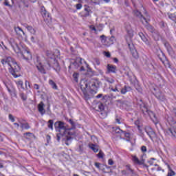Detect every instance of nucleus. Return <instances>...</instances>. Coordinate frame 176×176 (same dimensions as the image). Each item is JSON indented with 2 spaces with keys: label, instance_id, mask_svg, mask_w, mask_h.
I'll use <instances>...</instances> for the list:
<instances>
[{
  "label": "nucleus",
  "instance_id": "1",
  "mask_svg": "<svg viewBox=\"0 0 176 176\" xmlns=\"http://www.w3.org/2000/svg\"><path fill=\"white\" fill-rule=\"evenodd\" d=\"M1 63L3 65L8 64L10 67L9 69L12 75H13L14 78H18L19 76L16 75V72H19V71H20V66H19L17 62H16L13 58L8 56L4 59H2Z\"/></svg>",
  "mask_w": 176,
  "mask_h": 176
},
{
  "label": "nucleus",
  "instance_id": "2",
  "mask_svg": "<svg viewBox=\"0 0 176 176\" xmlns=\"http://www.w3.org/2000/svg\"><path fill=\"white\" fill-rule=\"evenodd\" d=\"M100 85H101V82H100L98 80L96 79H92L91 80H82L80 82V87L82 90H90L92 91V92L97 93V89L100 87Z\"/></svg>",
  "mask_w": 176,
  "mask_h": 176
},
{
  "label": "nucleus",
  "instance_id": "3",
  "mask_svg": "<svg viewBox=\"0 0 176 176\" xmlns=\"http://www.w3.org/2000/svg\"><path fill=\"white\" fill-rule=\"evenodd\" d=\"M55 130L57 133L60 134H68L69 135H74V133L71 132V129L67 128V124L62 121H56L54 123Z\"/></svg>",
  "mask_w": 176,
  "mask_h": 176
},
{
  "label": "nucleus",
  "instance_id": "4",
  "mask_svg": "<svg viewBox=\"0 0 176 176\" xmlns=\"http://www.w3.org/2000/svg\"><path fill=\"white\" fill-rule=\"evenodd\" d=\"M36 67L41 74H46V71H49L52 66L48 60H45L43 63L37 65Z\"/></svg>",
  "mask_w": 176,
  "mask_h": 176
},
{
  "label": "nucleus",
  "instance_id": "5",
  "mask_svg": "<svg viewBox=\"0 0 176 176\" xmlns=\"http://www.w3.org/2000/svg\"><path fill=\"white\" fill-rule=\"evenodd\" d=\"M72 135L68 134H61V133H57L56 138L57 141H60L61 140V137L63 138V141L67 146L71 144V142H72V137H71Z\"/></svg>",
  "mask_w": 176,
  "mask_h": 176
},
{
  "label": "nucleus",
  "instance_id": "6",
  "mask_svg": "<svg viewBox=\"0 0 176 176\" xmlns=\"http://www.w3.org/2000/svg\"><path fill=\"white\" fill-rule=\"evenodd\" d=\"M41 16H43L44 21L47 24H52V16H50V14L46 11V9L44 7L41 8Z\"/></svg>",
  "mask_w": 176,
  "mask_h": 176
},
{
  "label": "nucleus",
  "instance_id": "7",
  "mask_svg": "<svg viewBox=\"0 0 176 176\" xmlns=\"http://www.w3.org/2000/svg\"><path fill=\"white\" fill-rule=\"evenodd\" d=\"M141 109L144 115H148L151 119H153V118L154 119H156V115L155 114V113L148 109V107H146V106L144 105L142 107H141Z\"/></svg>",
  "mask_w": 176,
  "mask_h": 176
},
{
  "label": "nucleus",
  "instance_id": "8",
  "mask_svg": "<svg viewBox=\"0 0 176 176\" xmlns=\"http://www.w3.org/2000/svg\"><path fill=\"white\" fill-rule=\"evenodd\" d=\"M10 45H11V47L15 53H20V47H19V44H17V42H16L14 38L10 39Z\"/></svg>",
  "mask_w": 176,
  "mask_h": 176
},
{
  "label": "nucleus",
  "instance_id": "9",
  "mask_svg": "<svg viewBox=\"0 0 176 176\" xmlns=\"http://www.w3.org/2000/svg\"><path fill=\"white\" fill-rule=\"evenodd\" d=\"M21 58H23V60H26V61H28L29 60H31V58H32V55L29 50H24L23 52L21 53Z\"/></svg>",
  "mask_w": 176,
  "mask_h": 176
},
{
  "label": "nucleus",
  "instance_id": "10",
  "mask_svg": "<svg viewBox=\"0 0 176 176\" xmlns=\"http://www.w3.org/2000/svg\"><path fill=\"white\" fill-rule=\"evenodd\" d=\"M145 131L146 134L148 135V137L151 138V140H153V138H155L156 133H155V131H153V129H151V126H146Z\"/></svg>",
  "mask_w": 176,
  "mask_h": 176
},
{
  "label": "nucleus",
  "instance_id": "11",
  "mask_svg": "<svg viewBox=\"0 0 176 176\" xmlns=\"http://www.w3.org/2000/svg\"><path fill=\"white\" fill-rule=\"evenodd\" d=\"M76 63L78 65V67H80V71H85V67H89L87 63L85 61V60L82 58H78L76 60Z\"/></svg>",
  "mask_w": 176,
  "mask_h": 176
},
{
  "label": "nucleus",
  "instance_id": "12",
  "mask_svg": "<svg viewBox=\"0 0 176 176\" xmlns=\"http://www.w3.org/2000/svg\"><path fill=\"white\" fill-rule=\"evenodd\" d=\"M37 108L39 113H41L42 116L46 113V110H45V103H43V102H40L37 106Z\"/></svg>",
  "mask_w": 176,
  "mask_h": 176
},
{
  "label": "nucleus",
  "instance_id": "13",
  "mask_svg": "<svg viewBox=\"0 0 176 176\" xmlns=\"http://www.w3.org/2000/svg\"><path fill=\"white\" fill-rule=\"evenodd\" d=\"M140 19L144 25H146L148 24V21H151V16H148V17L146 18L142 15Z\"/></svg>",
  "mask_w": 176,
  "mask_h": 176
},
{
  "label": "nucleus",
  "instance_id": "14",
  "mask_svg": "<svg viewBox=\"0 0 176 176\" xmlns=\"http://www.w3.org/2000/svg\"><path fill=\"white\" fill-rule=\"evenodd\" d=\"M23 25L25 28L28 29V31H29L30 34H32L33 35H35V34H36V30H35V29H34L32 26L28 25V24H24Z\"/></svg>",
  "mask_w": 176,
  "mask_h": 176
},
{
  "label": "nucleus",
  "instance_id": "15",
  "mask_svg": "<svg viewBox=\"0 0 176 176\" xmlns=\"http://www.w3.org/2000/svg\"><path fill=\"white\" fill-rule=\"evenodd\" d=\"M155 96L157 100H160V101H164L166 100V96L162 92H159L155 94Z\"/></svg>",
  "mask_w": 176,
  "mask_h": 176
},
{
  "label": "nucleus",
  "instance_id": "16",
  "mask_svg": "<svg viewBox=\"0 0 176 176\" xmlns=\"http://www.w3.org/2000/svg\"><path fill=\"white\" fill-rule=\"evenodd\" d=\"M14 31H15V32L16 33L17 35H21V34H23V35L24 36H26L25 32H24L23 29H21V28H20V27L14 28Z\"/></svg>",
  "mask_w": 176,
  "mask_h": 176
},
{
  "label": "nucleus",
  "instance_id": "17",
  "mask_svg": "<svg viewBox=\"0 0 176 176\" xmlns=\"http://www.w3.org/2000/svg\"><path fill=\"white\" fill-rule=\"evenodd\" d=\"M107 71L115 74L116 72V66L110 64L107 65Z\"/></svg>",
  "mask_w": 176,
  "mask_h": 176
},
{
  "label": "nucleus",
  "instance_id": "18",
  "mask_svg": "<svg viewBox=\"0 0 176 176\" xmlns=\"http://www.w3.org/2000/svg\"><path fill=\"white\" fill-rule=\"evenodd\" d=\"M101 43L104 46H109V44H108V39H107V37L105 35L100 36Z\"/></svg>",
  "mask_w": 176,
  "mask_h": 176
},
{
  "label": "nucleus",
  "instance_id": "19",
  "mask_svg": "<svg viewBox=\"0 0 176 176\" xmlns=\"http://www.w3.org/2000/svg\"><path fill=\"white\" fill-rule=\"evenodd\" d=\"M139 36L141 38L142 41L146 43V45H149V41H148V38H146L145 35H144V33H139Z\"/></svg>",
  "mask_w": 176,
  "mask_h": 176
},
{
  "label": "nucleus",
  "instance_id": "20",
  "mask_svg": "<svg viewBox=\"0 0 176 176\" xmlns=\"http://www.w3.org/2000/svg\"><path fill=\"white\" fill-rule=\"evenodd\" d=\"M49 85H51L52 88L54 90H58V87H57V84L53 81V80H49Z\"/></svg>",
  "mask_w": 176,
  "mask_h": 176
},
{
  "label": "nucleus",
  "instance_id": "21",
  "mask_svg": "<svg viewBox=\"0 0 176 176\" xmlns=\"http://www.w3.org/2000/svg\"><path fill=\"white\" fill-rule=\"evenodd\" d=\"M130 90H131V87L125 85L120 91L121 94H125L127 93V91H130Z\"/></svg>",
  "mask_w": 176,
  "mask_h": 176
},
{
  "label": "nucleus",
  "instance_id": "22",
  "mask_svg": "<svg viewBox=\"0 0 176 176\" xmlns=\"http://www.w3.org/2000/svg\"><path fill=\"white\" fill-rule=\"evenodd\" d=\"M89 147L90 148V149L94 151V152H95V153L98 152V146L97 145L94 144H89Z\"/></svg>",
  "mask_w": 176,
  "mask_h": 176
},
{
  "label": "nucleus",
  "instance_id": "23",
  "mask_svg": "<svg viewBox=\"0 0 176 176\" xmlns=\"http://www.w3.org/2000/svg\"><path fill=\"white\" fill-rule=\"evenodd\" d=\"M167 134L169 135H173L176 138V131L174 129H169L166 131Z\"/></svg>",
  "mask_w": 176,
  "mask_h": 176
},
{
  "label": "nucleus",
  "instance_id": "24",
  "mask_svg": "<svg viewBox=\"0 0 176 176\" xmlns=\"http://www.w3.org/2000/svg\"><path fill=\"white\" fill-rule=\"evenodd\" d=\"M34 36H32L30 38V41L31 42H32L33 43H38L39 42V38H38V36H35V34H34Z\"/></svg>",
  "mask_w": 176,
  "mask_h": 176
},
{
  "label": "nucleus",
  "instance_id": "25",
  "mask_svg": "<svg viewBox=\"0 0 176 176\" xmlns=\"http://www.w3.org/2000/svg\"><path fill=\"white\" fill-rule=\"evenodd\" d=\"M132 160L135 164H142L141 161L135 155L132 156Z\"/></svg>",
  "mask_w": 176,
  "mask_h": 176
},
{
  "label": "nucleus",
  "instance_id": "26",
  "mask_svg": "<svg viewBox=\"0 0 176 176\" xmlns=\"http://www.w3.org/2000/svg\"><path fill=\"white\" fill-rule=\"evenodd\" d=\"M126 171H129L130 174H132L131 176H134V170L131 169L130 165H126Z\"/></svg>",
  "mask_w": 176,
  "mask_h": 176
},
{
  "label": "nucleus",
  "instance_id": "27",
  "mask_svg": "<svg viewBox=\"0 0 176 176\" xmlns=\"http://www.w3.org/2000/svg\"><path fill=\"white\" fill-rule=\"evenodd\" d=\"M115 42V37L111 36L109 38L107 39V43L109 46H111V45H113V43Z\"/></svg>",
  "mask_w": 176,
  "mask_h": 176
},
{
  "label": "nucleus",
  "instance_id": "28",
  "mask_svg": "<svg viewBox=\"0 0 176 176\" xmlns=\"http://www.w3.org/2000/svg\"><path fill=\"white\" fill-rule=\"evenodd\" d=\"M131 52L133 57H134V58H138L139 55H138V52H137V50H132Z\"/></svg>",
  "mask_w": 176,
  "mask_h": 176
},
{
  "label": "nucleus",
  "instance_id": "29",
  "mask_svg": "<svg viewBox=\"0 0 176 176\" xmlns=\"http://www.w3.org/2000/svg\"><path fill=\"white\" fill-rule=\"evenodd\" d=\"M20 127L21 129H25V130H28V129L30 128L28 123H21Z\"/></svg>",
  "mask_w": 176,
  "mask_h": 176
},
{
  "label": "nucleus",
  "instance_id": "30",
  "mask_svg": "<svg viewBox=\"0 0 176 176\" xmlns=\"http://www.w3.org/2000/svg\"><path fill=\"white\" fill-rule=\"evenodd\" d=\"M109 89L111 90V91H114V93H119L120 91V90H119V88H118V86H115V87L113 88V86H110Z\"/></svg>",
  "mask_w": 176,
  "mask_h": 176
},
{
  "label": "nucleus",
  "instance_id": "31",
  "mask_svg": "<svg viewBox=\"0 0 176 176\" xmlns=\"http://www.w3.org/2000/svg\"><path fill=\"white\" fill-rule=\"evenodd\" d=\"M145 26L146 28L150 31V32H152L153 34V32H155V28H153L152 25H148L147 23L146 25H145Z\"/></svg>",
  "mask_w": 176,
  "mask_h": 176
},
{
  "label": "nucleus",
  "instance_id": "32",
  "mask_svg": "<svg viewBox=\"0 0 176 176\" xmlns=\"http://www.w3.org/2000/svg\"><path fill=\"white\" fill-rule=\"evenodd\" d=\"M97 107H98V111H100V112L104 111V104L98 103Z\"/></svg>",
  "mask_w": 176,
  "mask_h": 176
},
{
  "label": "nucleus",
  "instance_id": "33",
  "mask_svg": "<svg viewBox=\"0 0 176 176\" xmlns=\"http://www.w3.org/2000/svg\"><path fill=\"white\" fill-rule=\"evenodd\" d=\"M85 11L86 12V13L85 14V17L89 16L90 14V12H91V10H90V8L89 7L85 8Z\"/></svg>",
  "mask_w": 176,
  "mask_h": 176
},
{
  "label": "nucleus",
  "instance_id": "34",
  "mask_svg": "<svg viewBox=\"0 0 176 176\" xmlns=\"http://www.w3.org/2000/svg\"><path fill=\"white\" fill-rule=\"evenodd\" d=\"M16 84L17 87H19V89H24V87H23V81L22 80L16 81Z\"/></svg>",
  "mask_w": 176,
  "mask_h": 176
},
{
  "label": "nucleus",
  "instance_id": "35",
  "mask_svg": "<svg viewBox=\"0 0 176 176\" xmlns=\"http://www.w3.org/2000/svg\"><path fill=\"white\" fill-rule=\"evenodd\" d=\"M166 50L170 56H174V50H173V47H169Z\"/></svg>",
  "mask_w": 176,
  "mask_h": 176
},
{
  "label": "nucleus",
  "instance_id": "36",
  "mask_svg": "<svg viewBox=\"0 0 176 176\" xmlns=\"http://www.w3.org/2000/svg\"><path fill=\"white\" fill-rule=\"evenodd\" d=\"M133 13H134L135 16H137V17H139V19L142 16L141 12L140 11H138V10H135L133 11Z\"/></svg>",
  "mask_w": 176,
  "mask_h": 176
},
{
  "label": "nucleus",
  "instance_id": "37",
  "mask_svg": "<svg viewBox=\"0 0 176 176\" xmlns=\"http://www.w3.org/2000/svg\"><path fill=\"white\" fill-rule=\"evenodd\" d=\"M53 120H50L48 121V129H51V130H53Z\"/></svg>",
  "mask_w": 176,
  "mask_h": 176
},
{
  "label": "nucleus",
  "instance_id": "38",
  "mask_svg": "<svg viewBox=\"0 0 176 176\" xmlns=\"http://www.w3.org/2000/svg\"><path fill=\"white\" fill-rule=\"evenodd\" d=\"M20 97H21V100H23V101H27L28 97H27V95L25 94H23V93L21 94Z\"/></svg>",
  "mask_w": 176,
  "mask_h": 176
},
{
  "label": "nucleus",
  "instance_id": "39",
  "mask_svg": "<svg viewBox=\"0 0 176 176\" xmlns=\"http://www.w3.org/2000/svg\"><path fill=\"white\" fill-rule=\"evenodd\" d=\"M106 82H108V83H115V80H113V78H106Z\"/></svg>",
  "mask_w": 176,
  "mask_h": 176
},
{
  "label": "nucleus",
  "instance_id": "40",
  "mask_svg": "<svg viewBox=\"0 0 176 176\" xmlns=\"http://www.w3.org/2000/svg\"><path fill=\"white\" fill-rule=\"evenodd\" d=\"M168 17L170 20H173V21H176V16L175 14H170L168 15Z\"/></svg>",
  "mask_w": 176,
  "mask_h": 176
},
{
  "label": "nucleus",
  "instance_id": "41",
  "mask_svg": "<svg viewBox=\"0 0 176 176\" xmlns=\"http://www.w3.org/2000/svg\"><path fill=\"white\" fill-rule=\"evenodd\" d=\"M98 157H99V159H102V157H104V153H102V151H100L99 153L97 155Z\"/></svg>",
  "mask_w": 176,
  "mask_h": 176
},
{
  "label": "nucleus",
  "instance_id": "42",
  "mask_svg": "<svg viewBox=\"0 0 176 176\" xmlns=\"http://www.w3.org/2000/svg\"><path fill=\"white\" fill-rule=\"evenodd\" d=\"M155 167H157V168H152V170H157V171H162V167L157 166V164H155Z\"/></svg>",
  "mask_w": 176,
  "mask_h": 176
},
{
  "label": "nucleus",
  "instance_id": "43",
  "mask_svg": "<svg viewBox=\"0 0 176 176\" xmlns=\"http://www.w3.org/2000/svg\"><path fill=\"white\" fill-rule=\"evenodd\" d=\"M175 175V172L174 170H170L168 173L167 176H174Z\"/></svg>",
  "mask_w": 176,
  "mask_h": 176
},
{
  "label": "nucleus",
  "instance_id": "44",
  "mask_svg": "<svg viewBox=\"0 0 176 176\" xmlns=\"http://www.w3.org/2000/svg\"><path fill=\"white\" fill-rule=\"evenodd\" d=\"M127 31V34H129L130 38H132V36H134V33H133V30H126Z\"/></svg>",
  "mask_w": 176,
  "mask_h": 176
},
{
  "label": "nucleus",
  "instance_id": "45",
  "mask_svg": "<svg viewBox=\"0 0 176 176\" xmlns=\"http://www.w3.org/2000/svg\"><path fill=\"white\" fill-rule=\"evenodd\" d=\"M121 173H122V175H129V172H128L127 170H123L121 171Z\"/></svg>",
  "mask_w": 176,
  "mask_h": 176
},
{
  "label": "nucleus",
  "instance_id": "46",
  "mask_svg": "<svg viewBox=\"0 0 176 176\" xmlns=\"http://www.w3.org/2000/svg\"><path fill=\"white\" fill-rule=\"evenodd\" d=\"M108 164H109V166H113V164H114L113 160H112V159H109V160H108Z\"/></svg>",
  "mask_w": 176,
  "mask_h": 176
},
{
  "label": "nucleus",
  "instance_id": "47",
  "mask_svg": "<svg viewBox=\"0 0 176 176\" xmlns=\"http://www.w3.org/2000/svg\"><path fill=\"white\" fill-rule=\"evenodd\" d=\"M45 54L50 57V56H52L53 54V53H52V51H50V50H47L46 52H45Z\"/></svg>",
  "mask_w": 176,
  "mask_h": 176
},
{
  "label": "nucleus",
  "instance_id": "48",
  "mask_svg": "<svg viewBox=\"0 0 176 176\" xmlns=\"http://www.w3.org/2000/svg\"><path fill=\"white\" fill-rule=\"evenodd\" d=\"M9 119H10V120H11V122H14V117H13V115H12V114H10L9 115Z\"/></svg>",
  "mask_w": 176,
  "mask_h": 176
},
{
  "label": "nucleus",
  "instance_id": "49",
  "mask_svg": "<svg viewBox=\"0 0 176 176\" xmlns=\"http://www.w3.org/2000/svg\"><path fill=\"white\" fill-rule=\"evenodd\" d=\"M73 78H74V80H75L76 82H78V74L74 73V74H73Z\"/></svg>",
  "mask_w": 176,
  "mask_h": 176
},
{
  "label": "nucleus",
  "instance_id": "50",
  "mask_svg": "<svg viewBox=\"0 0 176 176\" xmlns=\"http://www.w3.org/2000/svg\"><path fill=\"white\" fill-rule=\"evenodd\" d=\"M94 61L96 64V65H100V60H98V58H95V59H94Z\"/></svg>",
  "mask_w": 176,
  "mask_h": 176
},
{
  "label": "nucleus",
  "instance_id": "51",
  "mask_svg": "<svg viewBox=\"0 0 176 176\" xmlns=\"http://www.w3.org/2000/svg\"><path fill=\"white\" fill-rule=\"evenodd\" d=\"M76 8L77 10L82 9V4L81 3L76 4Z\"/></svg>",
  "mask_w": 176,
  "mask_h": 176
},
{
  "label": "nucleus",
  "instance_id": "52",
  "mask_svg": "<svg viewBox=\"0 0 176 176\" xmlns=\"http://www.w3.org/2000/svg\"><path fill=\"white\" fill-rule=\"evenodd\" d=\"M46 140H47V144H49V142H50V140H52V138L50 137V135H47L46 136Z\"/></svg>",
  "mask_w": 176,
  "mask_h": 176
},
{
  "label": "nucleus",
  "instance_id": "53",
  "mask_svg": "<svg viewBox=\"0 0 176 176\" xmlns=\"http://www.w3.org/2000/svg\"><path fill=\"white\" fill-rule=\"evenodd\" d=\"M141 151H142V152H146V146H142L141 147Z\"/></svg>",
  "mask_w": 176,
  "mask_h": 176
},
{
  "label": "nucleus",
  "instance_id": "54",
  "mask_svg": "<svg viewBox=\"0 0 176 176\" xmlns=\"http://www.w3.org/2000/svg\"><path fill=\"white\" fill-rule=\"evenodd\" d=\"M69 123H70V124H72V126L74 127V126H75V122H74V120H69Z\"/></svg>",
  "mask_w": 176,
  "mask_h": 176
},
{
  "label": "nucleus",
  "instance_id": "55",
  "mask_svg": "<svg viewBox=\"0 0 176 176\" xmlns=\"http://www.w3.org/2000/svg\"><path fill=\"white\" fill-rule=\"evenodd\" d=\"M5 2H4V5L6 6H10V4H9V0H4Z\"/></svg>",
  "mask_w": 176,
  "mask_h": 176
},
{
  "label": "nucleus",
  "instance_id": "56",
  "mask_svg": "<svg viewBox=\"0 0 176 176\" xmlns=\"http://www.w3.org/2000/svg\"><path fill=\"white\" fill-rule=\"evenodd\" d=\"M164 46L166 49H168L169 47H171V45L168 43H165Z\"/></svg>",
  "mask_w": 176,
  "mask_h": 176
},
{
  "label": "nucleus",
  "instance_id": "57",
  "mask_svg": "<svg viewBox=\"0 0 176 176\" xmlns=\"http://www.w3.org/2000/svg\"><path fill=\"white\" fill-rule=\"evenodd\" d=\"M116 123H118V124H120V123H122V122H120V118L116 117Z\"/></svg>",
  "mask_w": 176,
  "mask_h": 176
},
{
  "label": "nucleus",
  "instance_id": "58",
  "mask_svg": "<svg viewBox=\"0 0 176 176\" xmlns=\"http://www.w3.org/2000/svg\"><path fill=\"white\" fill-rule=\"evenodd\" d=\"M78 151L79 152H83V146L80 145L78 147Z\"/></svg>",
  "mask_w": 176,
  "mask_h": 176
},
{
  "label": "nucleus",
  "instance_id": "59",
  "mask_svg": "<svg viewBox=\"0 0 176 176\" xmlns=\"http://www.w3.org/2000/svg\"><path fill=\"white\" fill-rule=\"evenodd\" d=\"M34 89H36V90H39V85L38 84H34Z\"/></svg>",
  "mask_w": 176,
  "mask_h": 176
},
{
  "label": "nucleus",
  "instance_id": "60",
  "mask_svg": "<svg viewBox=\"0 0 176 176\" xmlns=\"http://www.w3.org/2000/svg\"><path fill=\"white\" fill-rule=\"evenodd\" d=\"M102 97H104V95L102 94H99L96 96V98H101Z\"/></svg>",
  "mask_w": 176,
  "mask_h": 176
},
{
  "label": "nucleus",
  "instance_id": "61",
  "mask_svg": "<svg viewBox=\"0 0 176 176\" xmlns=\"http://www.w3.org/2000/svg\"><path fill=\"white\" fill-rule=\"evenodd\" d=\"M97 71H98L99 75H104V72H102L101 69H98Z\"/></svg>",
  "mask_w": 176,
  "mask_h": 176
},
{
  "label": "nucleus",
  "instance_id": "62",
  "mask_svg": "<svg viewBox=\"0 0 176 176\" xmlns=\"http://www.w3.org/2000/svg\"><path fill=\"white\" fill-rule=\"evenodd\" d=\"M124 135L126 138H130V134L129 133H124Z\"/></svg>",
  "mask_w": 176,
  "mask_h": 176
},
{
  "label": "nucleus",
  "instance_id": "63",
  "mask_svg": "<svg viewBox=\"0 0 176 176\" xmlns=\"http://www.w3.org/2000/svg\"><path fill=\"white\" fill-rule=\"evenodd\" d=\"M105 56H106V57L109 58V57H111V53H109V52H105Z\"/></svg>",
  "mask_w": 176,
  "mask_h": 176
},
{
  "label": "nucleus",
  "instance_id": "64",
  "mask_svg": "<svg viewBox=\"0 0 176 176\" xmlns=\"http://www.w3.org/2000/svg\"><path fill=\"white\" fill-rule=\"evenodd\" d=\"M14 125L15 126V127H16V129H19V127H20V124H19V123L14 122Z\"/></svg>",
  "mask_w": 176,
  "mask_h": 176
}]
</instances>
